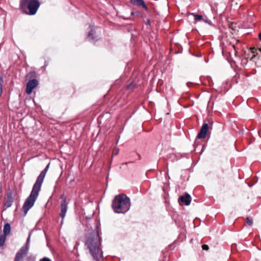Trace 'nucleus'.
I'll return each instance as SVG.
<instances>
[{
    "instance_id": "nucleus-13",
    "label": "nucleus",
    "mask_w": 261,
    "mask_h": 261,
    "mask_svg": "<svg viewBox=\"0 0 261 261\" xmlns=\"http://www.w3.org/2000/svg\"><path fill=\"white\" fill-rule=\"evenodd\" d=\"M10 225L9 223L5 224L3 228V234L5 236L8 235L10 234Z\"/></svg>"
},
{
    "instance_id": "nucleus-18",
    "label": "nucleus",
    "mask_w": 261,
    "mask_h": 261,
    "mask_svg": "<svg viewBox=\"0 0 261 261\" xmlns=\"http://www.w3.org/2000/svg\"><path fill=\"white\" fill-rule=\"evenodd\" d=\"M202 248L204 250H208L209 249V247L207 245L204 244L202 245Z\"/></svg>"
},
{
    "instance_id": "nucleus-19",
    "label": "nucleus",
    "mask_w": 261,
    "mask_h": 261,
    "mask_svg": "<svg viewBox=\"0 0 261 261\" xmlns=\"http://www.w3.org/2000/svg\"><path fill=\"white\" fill-rule=\"evenodd\" d=\"M257 49H256L255 47H252V48H251V50L252 53L256 54V55H257V53H256V51H257Z\"/></svg>"
},
{
    "instance_id": "nucleus-27",
    "label": "nucleus",
    "mask_w": 261,
    "mask_h": 261,
    "mask_svg": "<svg viewBox=\"0 0 261 261\" xmlns=\"http://www.w3.org/2000/svg\"><path fill=\"white\" fill-rule=\"evenodd\" d=\"M147 23H148V24H149V23H150V21L149 19L147 20Z\"/></svg>"
},
{
    "instance_id": "nucleus-17",
    "label": "nucleus",
    "mask_w": 261,
    "mask_h": 261,
    "mask_svg": "<svg viewBox=\"0 0 261 261\" xmlns=\"http://www.w3.org/2000/svg\"><path fill=\"white\" fill-rule=\"evenodd\" d=\"M246 223L248 225L251 226L253 224V220L249 217H247L246 218Z\"/></svg>"
},
{
    "instance_id": "nucleus-7",
    "label": "nucleus",
    "mask_w": 261,
    "mask_h": 261,
    "mask_svg": "<svg viewBox=\"0 0 261 261\" xmlns=\"http://www.w3.org/2000/svg\"><path fill=\"white\" fill-rule=\"evenodd\" d=\"M38 85V82L36 79L31 80L27 83L26 87V93L28 94H30L33 90Z\"/></svg>"
},
{
    "instance_id": "nucleus-4",
    "label": "nucleus",
    "mask_w": 261,
    "mask_h": 261,
    "mask_svg": "<svg viewBox=\"0 0 261 261\" xmlns=\"http://www.w3.org/2000/svg\"><path fill=\"white\" fill-rule=\"evenodd\" d=\"M40 6L39 0H21L20 7L25 13L29 15H34Z\"/></svg>"
},
{
    "instance_id": "nucleus-23",
    "label": "nucleus",
    "mask_w": 261,
    "mask_h": 261,
    "mask_svg": "<svg viewBox=\"0 0 261 261\" xmlns=\"http://www.w3.org/2000/svg\"><path fill=\"white\" fill-rule=\"evenodd\" d=\"M93 216V213H92V214L89 217L86 216V218L87 219H90Z\"/></svg>"
},
{
    "instance_id": "nucleus-24",
    "label": "nucleus",
    "mask_w": 261,
    "mask_h": 261,
    "mask_svg": "<svg viewBox=\"0 0 261 261\" xmlns=\"http://www.w3.org/2000/svg\"><path fill=\"white\" fill-rule=\"evenodd\" d=\"M2 92V87H0V96H1Z\"/></svg>"
},
{
    "instance_id": "nucleus-3",
    "label": "nucleus",
    "mask_w": 261,
    "mask_h": 261,
    "mask_svg": "<svg viewBox=\"0 0 261 261\" xmlns=\"http://www.w3.org/2000/svg\"><path fill=\"white\" fill-rule=\"evenodd\" d=\"M112 206L115 213H125L130 208V199L126 195L120 194L115 196Z\"/></svg>"
},
{
    "instance_id": "nucleus-12",
    "label": "nucleus",
    "mask_w": 261,
    "mask_h": 261,
    "mask_svg": "<svg viewBox=\"0 0 261 261\" xmlns=\"http://www.w3.org/2000/svg\"><path fill=\"white\" fill-rule=\"evenodd\" d=\"M13 201V198L12 196V193L11 192L8 193L7 194V198L5 203V206L7 207H9L11 206Z\"/></svg>"
},
{
    "instance_id": "nucleus-25",
    "label": "nucleus",
    "mask_w": 261,
    "mask_h": 261,
    "mask_svg": "<svg viewBox=\"0 0 261 261\" xmlns=\"http://www.w3.org/2000/svg\"><path fill=\"white\" fill-rule=\"evenodd\" d=\"M258 38L261 40V32L258 35Z\"/></svg>"
},
{
    "instance_id": "nucleus-21",
    "label": "nucleus",
    "mask_w": 261,
    "mask_h": 261,
    "mask_svg": "<svg viewBox=\"0 0 261 261\" xmlns=\"http://www.w3.org/2000/svg\"><path fill=\"white\" fill-rule=\"evenodd\" d=\"M119 152V150L118 149H114L113 152V154L114 155H117Z\"/></svg>"
},
{
    "instance_id": "nucleus-2",
    "label": "nucleus",
    "mask_w": 261,
    "mask_h": 261,
    "mask_svg": "<svg viewBox=\"0 0 261 261\" xmlns=\"http://www.w3.org/2000/svg\"><path fill=\"white\" fill-rule=\"evenodd\" d=\"M100 241L97 233H90L85 242V246L89 250L90 254L95 261H99L102 256L100 248Z\"/></svg>"
},
{
    "instance_id": "nucleus-16",
    "label": "nucleus",
    "mask_w": 261,
    "mask_h": 261,
    "mask_svg": "<svg viewBox=\"0 0 261 261\" xmlns=\"http://www.w3.org/2000/svg\"><path fill=\"white\" fill-rule=\"evenodd\" d=\"M134 163V162H128L126 163H122L120 167V168L121 169L123 166H125L127 168H128V165L132 164Z\"/></svg>"
},
{
    "instance_id": "nucleus-6",
    "label": "nucleus",
    "mask_w": 261,
    "mask_h": 261,
    "mask_svg": "<svg viewBox=\"0 0 261 261\" xmlns=\"http://www.w3.org/2000/svg\"><path fill=\"white\" fill-rule=\"evenodd\" d=\"M30 240V235L29 236L25 245L22 247L16 253L14 261H23V257L26 255L29 250V245Z\"/></svg>"
},
{
    "instance_id": "nucleus-26",
    "label": "nucleus",
    "mask_w": 261,
    "mask_h": 261,
    "mask_svg": "<svg viewBox=\"0 0 261 261\" xmlns=\"http://www.w3.org/2000/svg\"><path fill=\"white\" fill-rule=\"evenodd\" d=\"M257 49H258V50L259 51H260V52H261V47H259V48H258Z\"/></svg>"
},
{
    "instance_id": "nucleus-1",
    "label": "nucleus",
    "mask_w": 261,
    "mask_h": 261,
    "mask_svg": "<svg viewBox=\"0 0 261 261\" xmlns=\"http://www.w3.org/2000/svg\"><path fill=\"white\" fill-rule=\"evenodd\" d=\"M49 164V163L47 164L45 169L38 176L35 184L33 186L30 196L27 198L23 204L22 211L24 215H27L28 211L34 205V203L38 197L42 184L43 181L46 173L48 170Z\"/></svg>"
},
{
    "instance_id": "nucleus-28",
    "label": "nucleus",
    "mask_w": 261,
    "mask_h": 261,
    "mask_svg": "<svg viewBox=\"0 0 261 261\" xmlns=\"http://www.w3.org/2000/svg\"><path fill=\"white\" fill-rule=\"evenodd\" d=\"M130 85H128V86H127V88H130Z\"/></svg>"
},
{
    "instance_id": "nucleus-20",
    "label": "nucleus",
    "mask_w": 261,
    "mask_h": 261,
    "mask_svg": "<svg viewBox=\"0 0 261 261\" xmlns=\"http://www.w3.org/2000/svg\"><path fill=\"white\" fill-rule=\"evenodd\" d=\"M40 261H51L50 259L47 257H44L40 260Z\"/></svg>"
},
{
    "instance_id": "nucleus-14",
    "label": "nucleus",
    "mask_w": 261,
    "mask_h": 261,
    "mask_svg": "<svg viewBox=\"0 0 261 261\" xmlns=\"http://www.w3.org/2000/svg\"><path fill=\"white\" fill-rule=\"evenodd\" d=\"M192 15L194 17V19L196 21L203 20L204 22H206V21L203 18V16L201 15H198L195 13H192Z\"/></svg>"
},
{
    "instance_id": "nucleus-29",
    "label": "nucleus",
    "mask_w": 261,
    "mask_h": 261,
    "mask_svg": "<svg viewBox=\"0 0 261 261\" xmlns=\"http://www.w3.org/2000/svg\"><path fill=\"white\" fill-rule=\"evenodd\" d=\"M138 155H139V159H141V156H140V154H138Z\"/></svg>"
},
{
    "instance_id": "nucleus-11",
    "label": "nucleus",
    "mask_w": 261,
    "mask_h": 261,
    "mask_svg": "<svg viewBox=\"0 0 261 261\" xmlns=\"http://www.w3.org/2000/svg\"><path fill=\"white\" fill-rule=\"evenodd\" d=\"M131 3L134 5L142 7L146 11L148 10V8L143 0H131Z\"/></svg>"
},
{
    "instance_id": "nucleus-5",
    "label": "nucleus",
    "mask_w": 261,
    "mask_h": 261,
    "mask_svg": "<svg viewBox=\"0 0 261 261\" xmlns=\"http://www.w3.org/2000/svg\"><path fill=\"white\" fill-rule=\"evenodd\" d=\"M87 39L89 40H97L100 35V29L94 25H90Z\"/></svg>"
},
{
    "instance_id": "nucleus-15",
    "label": "nucleus",
    "mask_w": 261,
    "mask_h": 261,
    "mask_svg": "<svg viewBox=\"0 0 261 261\" xmlns=\"http://www.w3.org/2000/svg\"><path fill=\"white\" fill-rule=\"evenodd\" d=\"M6 236L5 235L2 234L0 236V246L2 247L4 244V243L6 240Z\"/></svg>"
},
{
    "instance_id": "nucleus-22",
    "label": "nucleus",
    "mask_w": 261,
    "mask_h": 261,
    "mask_svg": "<svg viewBox=\"0 0 261 261\" xmlns=\"http://www.w3.org/2000/svg\"><path fill=\"white\" fill-rule=\"evenodd\" d=\"M3 82V79L2 77L0 76V87H2V83Z\"/></svg>"
},
{
    "instance_id": "nucleus-9",
    "label": "nucleus",
    "mask_w": 261,
    "mask_h": 261,
    "mask_svg": "<svg viewBox=\"0 0 261 261\" xmlns=\"http://www.w3.org/2000/svg\"><path fill=\"white\" fill-rule=\"evenodd\" d=\"M208 129V124L204 123L202 125V126L200 129V131L198 133V134L197 136V138L198 139L205 138L206 136Z\"/></svg>"
},
{
    "instance_id": "nucleus-10",
    "label": "nucleus",
    "mask_w": 261,
    "mask_h": 261,
    "mask_svg": "<svg viewBox=\"0 0 261 261\" xmlns=\"http://www.w3.org/2000/svg\"><path fill=\"white\" fill-rule=\"evenodd\" d=\"M191 201V196L188 193H186L185 195L180 196L178 199V202L180 204H181V203H183L186 205H189L190 204Z\"/></svg>"
},
{
    "instance_id": "nucleus-8",
    "label": "nucleus",
    "mask_w": 261,
    "mask_h": 261,
    "mask_svg": "<svg viewBox=\"0 0 261 261\" xmlns=\"http://www.w3.org/2000/svg\"><path fill=\"white\" fill-rule=\"evenodd\" d=\"M61 198L62 199V201L61 203V213L60 216L62 218V219H63L67 210V203L66 202V198L63 195L61 196Z\"/></svg>"
}]
</instances>
